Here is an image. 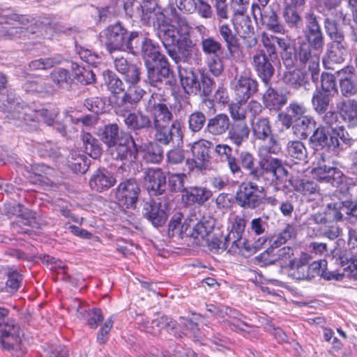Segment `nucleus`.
<instances>
[{
    "label": "nucleus",
    "mask_w": 357,
    "mask_h": 357,
    "mask_svg": "<svg viewBox=\"0 0 357 357\" xmlns=\"http://www.w3.org/2000/svg\"><path fill=\"white\" fill-rule=\"evenodd\" d=\"M329 149L333 151H344L351 147L354 139L350 136L344 126H336L328 130Z\"/></svg>",
    "instance_id": "393cba45"
},
{
    "label": "nucleus",
    "mask_w": 357,
    "mask_h": 357,
    "mask_svg": "<svg viewBox=\"0 0 357 357\" xmlns=\"http://www.w3.org/2000/svg\"><path fill=\"white\" fill-rule=\"evenodd\" d=\"M333 204H335V202L328 203L326 206V211L312 214L310 220L314 222V223L320 225V227L322 228L330 223V221L332 220H336L335 214L337 211L333 209Z\"/></svg>",
    "instance_id": "4d7b16f0"
},
{
    "label": "nucleus",
    "mask_w": 357,
    "mask_h": 357,
    "mask_svg": "<svg viewBox=\"0 0 357 357\" xmlns=\"http://www.w3.org/2000/svg\"><path fill=\"white\" fill-rule=\"evenodd\" d=\"M139 8L140 15L144 20H150L153 18L154 20L156 17L158 22H164L165 16L158 7V0H143L142 3H140Z\"/></svg>",
    "instance_id": "37998d69"
},
{
    "label": "nucleus",
    "mask_w": 357,
    "mask_h": 357,
    "mask_svg": "<svg viewBox=\"0 0 357 357\" xmlns=\"http://www.w3.org/2000/svg\"><path fill=\"white\" fill-rule=\"evenodd\" d=\"M52 81L59 88L68 89L72 82L68 70L59 68L54 70L50 75Z\"/></svg>",
    "instance_id": "052dcab7"
},
{
    "label": "nucleus",
    "mask_w": 357,
    "mask_h": 357,
    "mask_svg": "<svg viewBox=\"0 0 357 357\" xmlns=\"http://www.w3.org/2000/svg\"><path fill=\"white\" fill-rule=\"evenodd\" d=\"M341 0H324L323 5L320 6V13L324 17V27L328 28L331 26H337V22L342 20L343 23H346V15L339 8V4Z\"/></svg>",
    "instance_id": "5701e85b"
},
{
    "label": "nucleus",
    "mask_w": 357,
    "mask_h": 357,
    "mask_svg": "<svg viewBox=\"0 0 357 357\" xmlns=\"http://www.w3.org/2000/svg\"><path fill=\"white\" fill-rule=\"evenodd\" d=\"M306 26L304 33L307 42L303 41L294 47L296 64L307 68L312 81L317 84L320 73V54L324 45V37L316 15L306 13Z\"/></svg>",
    "instance_id": "f257e3e1"
},
{
    "label": "nucleus",
    "mask_w": 357,
    "mask_h": 357,
    "mask_svg": "<svg viewBox=\"0 0 357 357\" xmlns=\"http://www.w3.org/2000/svg\"><path fill=\"white\" fill-rule=\"evenodd\" d=\"M231 86L239 102H246L258 91V82L252 77L249 70L239 73L236 68V75Z\"/></svg>",
    "instance_id": "9d476101"
},
{
    "label": "nucleus",
    "mask_w": 357,
    "mask_h": 357,
    "mask_svg": "<svg viewBox=\"0 0 357 357\" xmlns=\"http://www.w3.org/2000/svg\"><path fill=\"white\" fill-rule=\"evenodd\" d=\"M273 60L265 54L264 50H257L252 56L253 68L265 85L269 84L274 75L275 69L271 63Z\"/></svg>",
    "instance_id": "4be33fe9"
},
{
    "label": "nucleus",
    "mask_w": 357,
    "mask_h": 357,
    "mask_svg": "<svg viewBox=\"0 0 357 357\" xmlns=\"http://www.w3.org/2000/svg\"><path fill=\"white\" fill-rule=\"evenodd\" d=\"M140 146L137 144L132 137L126 135L114 146L109 149L112 158L115 160L125 161L129 164H135Z\"/></svg>",
    "instance_id": "dca6fc26"
},
{
    "label": "nucleus",
    "mask_w": 357,
    "mask_h": 357,
    "mask_svg": "<svg viewBox=\"0 0 357 357\" xmlns=\"http://www.w3.org/2000/svg\"><path fill=\"white\" fill-rule=\"evenodd\" d=\"M127 35V29L121 23L116 22L101 32L102 42L110 54L124 51Z\"/></svg>",
    "instance_id": "ddd939ff"
},
{
    "label": "nucleus",
    "mask_w": 357,
    "mask_h": 357,
    "mask_svg": "<svg viewBox=\"0 0 357 357\" xmlns=\"http://www.w3.org/2000/svg\"><path fill=\"white\" fill-rule=\"evenodd\" d=\"M238 162L242 169L247 171L250 179L255 180L259 176L258 165H256V158L255 155L248 151H243L239 153Z\"/></svg>",
    "instance_id": "a19ab883"
},
{
    "label": "nucleus",
    "mask_w": 357,
    "mask_h": 357,
    "mask_svg": "<svg viewBox=\"0 0 357 357\" xmlns=\"http://www.w3.org/2000/svg\"><path fill=\"white\" fill-rule=\"evenodd\" d=\"M246 226L245 220L238 215H236L231 225V229L229 234L226 236L227 241L231 244L229 252L236 254L242 248L248 250L249 248L246 246L245 240L243 238Z\"/></svg>",
    "instance_id": "aec40b11"
},
{
    "label": "nucleus",
    "mask_w": 357,
    "mask_h": 357,
    "mask_svg": "<svg viewBox=\"0 0 357 357\" xmlns=\"http://www.w3.org/2000/svg\"><path fill=\"white\" fill-rule=\"evenodd\" d=\"M169 10L172 17L175 18V20L177 19L179 29L172 24H162L160 26V22H158V36L162 41L166 52L174 48L183 36H188V35L190 29L186 20L183 17H178L176 8L172 6Z\"/></svg>",
    "instance_id": "20e7f679"
},
{
    "label": "nucleus",
    "mask_w": 357,
    "mask_h": 357,
    "mask_svg": "<svg viewBox=\"0 0 357 357\" xmlns=\"http://www.w3.org/2000/svg\"><path fill=\"white\" fill-rule=\"evenodd\" d=\"M152 126L167 125L173 119V114L165 103H158L156 109L151 114Z\"/></svg>",
    "instance_id": "864d4df0"
},
{
    "label": "nucleus",
    "mask_w": 357,
    "mask_h": 357,
    "mask_svg": "<svg viewBox=\"0 0 357 357\" xmlns=\"http://www.w3.org/2000/svg\"><path fill=\"white\" fill-rule=\"evenodd\" d=\"M286 68L287 70L283 75V81L286 84L297 90L301 88L307 89L310 85L307 71L296 68V66L292 68Z\"/></svg>",
    "instance_id": "c85d7f7f"
},
{
    "label": "nucleus",
    "mask_w": 357,
    "mask_h": 357,
    "mask_svg": "<svg viewBox=\"0 0 357 357\" xmlns=\"http://www.w3.org/2000/svg\"><path fill=\"white\" fill-rule=\"evenodd\" d=\"M336 109L345 123L349 128L357 127V100L344 98L336 103Z\"/></svg>",
    "instance_id": "bb28decb"
},
{
    "label": "nucleus",
    "mask_w": 357,
    "mask_h": 357,
    "mask_svg": "<svg viewBox=\"0 0 357 357\" xmlns=\"http://www.w3.org/2000/svg\"><path fill=\"white\" fill-rule=\"evenodd\" d=\"M116 182V178L107 170L97 169L90 178L89 185L93 190L102 192L112 187Z\"/></svg>",
    "instance_id": "2f4dec72"
},
{
    "label": "nucleus",
    "mask_w": 357,
    "mask_h": 357,
    "mask_svg": "<svg viewBox=\"0 0 357 357\" xmlns=\"http://www.w3.org/2000/svg\"><path fill=\"white\" fill-rule=\"evenodd\" d=\"M145 66L147 71L146 82L151 86L161 89L164 82L172 85L173 82L169 79L172 71L167 59L153 63L146 61Z\"/></svg>",
    "instance_id": "9b49d317"
},
{
    "label": "nucleus",
    "mask_w": 357,
    "mask_h": 357,
    "mask_svg": "<svg viewBox=\"0 0 357 357\" xmlns=\"http://www.w3.org/2000/svg\"><path fill=\"white\" fill-rule=\"evenodd\" d=\"M315 121L307 116H304L294 121L292 130L300 139H305L307 138L311 131L315 128Z\"/></svg>",
    "instance_id": "49530a36"
},
{
    "label": "nucleus",
    "mask_w": 357,
    "mask_h": 357,
    "mask_svg": "<svg viewBox=\"0 0 357 357\" xmlns=\"http://www.w3.org/2000/svg\"><path fill=\"white\" fill-rule=\"evenodd\" d=\"M35 215L36 213L31 211L24 212L13 224V230L20 234H28L30 228H33L36 225Z\"/></svg>",
    "instance_id": "603ef678"
},
{
    "label": "nucleus",
    "mask_w": 357,
    "mask_h": 357,
    "mask_svg": "<svg viewBox=\"0 0 357 357\" xmlns=\"http://www.w3.org/2000/svg\"><path fill=\"white\" fill-rule=\"evenodd\" d=\"M213 143L209 140L201 139L190 145L192 158L185 160V165L189 172L195 169L202 171L208 168L212 158Z\"/></svg>",
    "instance_id": "423d86ee"
},
{
    "label": "nucleus",
    "mask_w": 357,
    "mask_h": 357,
    "mask_svg": "<svg viewBox=\"0 0 357 357\" xmlns=\"http://www.w3.org/2000/svg\"><path fill=\"white\" fill-rule=\"evenodd\" d=\"M151 327L157 328L153 331H149L154 335L159 334L162 329L166 330H174L176 328L177 322L165 315H162L158 318L153 319L151 322Z\"/></svg>",
    "instance_id": "69168bd1"
},
{
    "label": "nucleus",
    "mask_w": 357,
    "mask_h": 357,
    "mask_svg": "<svg viewBox=\"0 0 357 357\" xmlns=\"http://www.w3.org/2000/svg\"><path fill=\"white\" fill-rule=\"evenodd\" d=\"M291 3H287L283 12L282 17L287 26L291 29H300L303 26V19L297 10V7Z\"/></svg>",
    "instance_id": "c03bdc74"
},
{
    "label": "nucleus",
    "mask_w": 357,
    "mask_h": 357,
    "mask_svg": "<svg viewBox=\"0 0 357 357\" xmlns=\"http://www.w3.org/2000/svg\"><path fill=\"white\" fill-rule=\"evenodd\" d=\"M250 131L253 137L267 144L259 148V155L278 154L281 148L277 135L273 132L271 121L267 117H259L250 120Z\"/></svg>",
    "instance_id": "7ed1b4c3"
},
{
    "label": "nucleus",
    "mask_w": 357,
    "mask_h": 357,
    "mask_svg": "<svg viewBox=\"0 0 357 357\" xmlns=\"http://www.w3.org/2000/svg\"><path fill=\"white\" fill-rule=\"evenodd\" d=\"M266 86L267 89L262 96L264 107L271 111L280 110L287 102L286 95L274 89L269 84Z\"/></svg>",
    "instance_id": "c9c22d12"
},
{
    "label": "nucleus",
    "mask_w": 357,
    "mask_h": 357,
    "mask_svg": "<svg viewBox=\"0 0 357 357\" xmlns=\"http://www.w3.org/2000/svg\"><path fill=\"white\" fill-rule=\"evenodd\" d=\"M155 130V139L156 143L167 146H179L183 144V133L181 123L178 119L172 121L170 126L163 125L152 127Z\"/></svg>",
    "instance_id": "4468645a"
},
{
    "label": "nucleus",
    "mask_w": 357,
    "mask_h": 357,
    "mask_svg": "<svg viewBox=\"0 0 357 357\" xmlns=\"http://www.w3.org/2000/svg\"><path fill=\"white\" fill-rule=\"evenodd\" d=\"M313 173L319 181L330 183L338 188L341 193L349 190L347 176L335 166L319 165L313 169Z\"/></svg>",
    "instance_id": "f8f14e48"
},
{
    "label": "nucleus",
    "mask_w": 357,
    "mask_h": 357,
    "mask_svg": "<svg viewBox=\"0 0 357 357\" xmlns=\"http://www.w3.org/2000/svg\"><path fill=\"white\" fill-rule=\"evenodd\" d=\"M335 211L336 221L343 220L344 215L348 217H354L357 218V204H355L351 199L340 200L335 202V204L333 205Z\"/></svg>",
    "instance_id": "a18cd8bd"
},
{
    "label": "nucleus",
    "mask_w": 357,
    "mask_h": 357,
    "mask_svg": "<svg viewBox=\"0 0 357 357\" xmlns=\"http://www.w3.org/2000/svg\"><path fill=\"white\" fill-rule=\"evenodd\" d=\"M169 204L167 196L155 197L144 204L143 215L154 227H162L168 218Z\"/></svg>",
    "instance_id": "6e6552de"
},
{
    "label": "nucleus",
    "mask_w": 357,
    "mask_h": 357,
    "mask_svg": "<svg viewBox=\"0 0 357 357\" xmlns=\"http://www.w3.org/2000/svg\"><path fill=\"white\" fill-rule=\"evenodd\" d=\"M202 51L206 54L217 56L222 51V44L213 37L203 38L201 41Z\"/></svg>",
    "instance_id": "338daca9"
},
{
    "label": "nucleus",
    "mask_w": 357,
    "mask_h": 357,
    "mask_svg": "<svg viewBox=\"0 0 357 357\" xmlns=\"http://www.w3.org/2000/svg\"><path fill=\"white\" fill-rule=\"evenodd\" d=\"M331 98L329 93H324L321 91L317 90L312 98V105L314 111L321 114L328 110Z\"/></svg>",
    "instance_id": "bf43d9fd"
},
{
    "label": "nucleus",
    "mask_w": 357,
    "mask_h": 357,
    "mask_svg": "<svg viewBox=\"0 0 357 357\" xmlns=\"http://www.w3.org/2000/svg\"><path fill=\"white\" fill-rule=\"evenodd\" d=\"M294 190L304 195H310L318 192L319 187L316 182L309 179H298L293 183Z\"/></svg>",
    "instance_id": "e2e57ef3"
},
{
    "label": "nucleus",
    "mask_w": 357,
    "mask_h": 357,
    "mask_svg": "<svg viewBox=\"0 0 357 357\" xmlns=\"http://www.w3.org/2000/svg\"><path fill=\"white\" fill-rule=\"evenodd\" d=\"M143 178L146 189L151 196L156 197L167 196L165 195L167 187V178L165 172L160 168H149L144 172Z\"/></svg>",
    "instance_id": "6ab92c4d"
},
{
    "label": "nucleus",
    "mask_w": 357,
    "mask_h": 357,
    "mask_svg": "<svg viewBox=\"0 0 357 357\" xmlns=\"http://www.w3.org/2000/svg\"><path fill=\"white\" fill-rule=\"evenodd\" d=\"M230 126L231 120L229 116L220 113L208 119L205 131L212 136L220 137L227 132Z\"/></svg>",
    "instance_id": "7c9ffc66"
},
{
    "label": "nucleus",
    "mask_w": 357,
    "mask_h": 357,
    "mask_svg": "<svg viewBox=\"0 0 357 357\" xmlns=\"http://www.w3.org/2000/svg\"><path fill=\"white\" fill-rule=\"evenodd\" d=\"M142 55L144 59V63H153L163 59H166V56L161 54L159 47L155 45L150 39L143 40L142 46Z\"/></svg>",
    "instance_id": "09e8293b"
},
{
    "label": "nucleus",
    "mask_w": 357,
    "mask_h": 357,
    "mask_svg": "<svg viewBox=\"0 0 357 357\" xmlns=\"http://www.w3.org/2000/svg\"><path fill=\"white\" fill-rule=\"evenodd\" d=\"M123 121L128 129L135 134H138L142 130L152 129L153 127L151 116L140 109L129 113Z\"/></svg>",
    "instance_id": "cd10ccee"
},
{
    "label": "nucleus",
    "mask_w": 357,
    "mask_h": 357,
    "mask_svg": "<svg viewBox=\"0 0 357 357\" xmlns=\"http://www.w3.org/2000/svg\"><path fill=\"white\" fill-rule=\"evenodd\" d=\"M264 15L261 19L262 24L274 33H284V28L279 23L275 12L270 6L264 9Z\"/></svg>",
    "instance_id": "6e6d98bb"
},
{
    "label": "nucleus",
    "mask_w": 357,
    "mask_h": 357,
    "mask_svg": "<svg viewBox=\"0 0 357 357\" xmlns=\"http://www.w3.org/2000/svg\"><path fill=\"white\" fill-rule=\"evenodd\" d=\"M286 155L296 164L308 162V153L303 142L300 140H290L286 144Z\"/></svg>",
    "instance_id": "f704fd0d"
},
{
    "label": "nucleus",
    "mask_w": 357,
    "mask_h": 357,
    "mask_svg": "<svg viewBox=\"0 0 357 357\" xmlns=\"http://www.w3.org/2000/svg\"><path fill=\"white\" fill-rule=\"evenodd\" d=\"M311 146L318 151L326 147L329 149V135L328 130L324 126H319L315 128L312 135L309 139Z\"/></svg>",
    "instance_id": "3c124183"
},
{
    "label": "nucleus",
    "mask_w": 357,
    "mask_h": 357,
    "mask_svg": "<svg viewBox=\"0 0 357 357\" xmlns=\"http://www.w3.org/2000/svg\"><path fill=\"white\" fill-rule=\"evenodd\" d=\"M215 219L209 216L207 218H204L193 226L190 236L195 239L197 244H202L203 241L211 236L215 227Z\"/></svg>",
    "instance_id": "58836bf2"
},
{
    "label": "nucleus",
    "mask_w": 357,
    "mask_h": 357,
    "mask_svg": "<svg viewBox=\"0 0 357 357\" xmlns=\"http://www.w3.org/2000/svg\"><path fill=\"white\" fill-rule=\"evenodd\" d=\"M114 68L123 75L126 83H135L140 79V69L122 56L113 58Z\"/></svg>",
    "instance_id": "a878e982"
},
{
    "label": "nucleus",
    "mask_w": 357,
    "mask_h": 357,
    "mask_svg": "<svg viewBox=\"0 0 357 357\" xmlns=\"http://www.w3.org/2000/svg\"><path fill=\"white\" fill-rule=\"evenodd\" d=\"M232 20L234 29L239 36L255 32L252 21L248 15H237L234 17Z\"/></svg>",
    "instance_id": "680f3d73"
},
{
    "label": "nucleus",
    "mask_w": 357,
    "mask_h": 357,
    "mask_svg": "<svg viewBox=\"0 0 357 357\" xmlns=\"http://www.w3.org/2000/svg\"><path fill=\"white\" fill-rule=\"evenodd\" d=\"M257 181L250 179L249 181L241 183L236 191L235 199L238 206L245 209H255L262 204L257 192H262L263 187H259Z\"/></svg>",
    "instance_id": "1a4fd4ad"
},
{
    "label": "nucleus",
    "mask_w": 357,
    "mask_h": 357,
    "mask_svg": "<svg viewBox=\"0 0 357 357\" xmlns=\"http://www.w3.org/2000/svg\"><path fill=\"white\" fill-rule=\"evenodd\" d=\"M348 45H331L327 52V59H323L325 68L328 69H334L333 63L340 64L344 62L345 56L347 53Z\"/></svg>",
    "instance_id": "79ce46f5"
},
{
    "label": "nucleus",
    "mask_w": 357,
    "mask_h": 357,
    "mask_svg": "<svg viewBox=\"0 0 357 357\" xmlns=\"http://www.w3.org/2000/svg\"><path fill=\"white\" fill-rule=\"evenodd\" d=\"M167 53L178 67L182 63H198L202 56L196 44L189 36H183L174 48L169 50Z\"/></svg>",
    "instance_id": "0eeeda50"
},
{
    "label": "nucleus",
    "mask_w": 357,
    "mask_h": 357,
    "mask_svg": "<svg viewBox=\"0 0 357 357\" xmlns=\"http://www.w3.org/2000/svg\"><path fill=\"white\" fill-rule=\"evenodd\" d=\"M140 193V188L135 178L123 181L115 189V198L120 206L134 208Z\"/></svg>",
    "instance_id": "f3484780"
},
{
    "label": "nucleus",
    "mask_w": 357,
    "mask_h": 357,
    "mask_svg": "<svg viewBox=\"0 0 357 357\" xmlns=\"http://www.w3.org/2000/svg\"><path fill=\"white\" fill-rule=\"evenodd\" d=\"M140 148L139 151L143 152V158L147 162L157 164L162 160L163 151L158 143L149 142Z\"/></svg>",
    "instance_id": "de8ad7c7"
},
{
    "label": "nucleus",
    "mask_w": 357,
    "mask_h": 357,
    "mask_svg": "<svg viewBox=\"0 0 357 357\" xmlns=\"http://www.w3.org/2000/svg\"><path fill=\"white\" fill-rule=\"evenodd\" d=\"M183 218V215L180 212L174 214L168 225V234L169 236H174L176 234L181 235L187 231V225L185 222H181Z\"/></svg>",
    "instance_id": "0e129e2a"
},
{
    "label": "nucleus",
    "mask_w": 357,
    "mask_h": 357,
    "mask_svg": "<svg viewBox=\"0 0 357 357\" xmlns=\"http://www.w3.org/2000/svg\"><path fill=\"white\" fill-rule=\"evenodd\" d=\"M258 171L259 176L255 181L261 183L265 179L266 174H271V184L276 190H282L286 186L288 171L282 165V161L271 156H264L259 162Z\"/></svg>",
    "instance_id": "39448f33"
},
{
    "label": "nucleus",
    "mask_w": 357,
    "mask_h": 357,
    "mask_svg": "<svg viewBox=\"0 0 357 357\" xmlns=\"http://www.w3.org/2000/svg\"><path fill=\"white\" fill-rule=\"evenodd\" d=\"M339 77V86L341 95L345 98L357 95V73L352 66H347L336 71Z\"/></svg>",
    "instance_id": "412c9836"
},
{
    "label": "nucleus",
    "mask_w": 357,
    "mask_h": 357,
    "mask_svg": "<svg viewBox=\"0 0 357 357\" xmlns=\"http://www.w3.org/2000/svg\"><path fill=\"white\" fill-rule=\"evenodd\" d=\"M261 42L263 47L259 46L257 50H264L265 54L269 56L270 59L278 58L276 52V46H278L280 50L281 59L285 68H292L297 66L294 46L291 45L288 38L264 33L261 35Z\"/></svg>",
    "instance_id": "f03ea898"
},
{
    "label": "nucleus",
    "mask_w": 357,
    "mask_h": 357,
    "mask_svg": "<svg viewBox=\"0 0 357 357\" xmlns=\"http://www.w3.org/2000/svg\"><path fill=\"white\" fill-rule=\"evenodd\" d=\"M212 197L211 190L203 187L193 186L187 188L182 194L183 200L189 205H202Z\"/></svg>",
    "instance_id": "4c0bfd02"
},
{
    "label": "nucleus",
    "mask_w": 357,
    "mask_h": 357,
    "mask_svg": "<svg viewBox=\"0 0 357 357\" xmlns=\"http://www.w3.org/2000/svg\"><path fill=\"white\" fill-rule=\"evenodd\" d=\"M228 139L236 146L240 147L249 138L250 128L245 121L231 122L227 131Z\"/></svg>",
    "instance_id": "e433bc0d"
},
{
    "label": "nucleus",
    "mask_w": 357,
    "mask_h": 357,
    "mask_svg": "<svg viewBox=\"0 0 357 357\" xmlns=\"http://www.w3.org/2000/svg\"><path fill=\"white\" fill-rule=\"evenodd\" d=\"M214 153L216 154L222 160H226L230 172L233 175L242 174L243 172L238 162L237 158L232 155V148L226 144H218L213 145Z\"/></svg>",
    "instance_id": "473e14b6"
},
{
    "label": "nucleus",
    "mask_w": 357,
    "mask_h": 357,
    "mask_svg": "<svg viewBox=\"0 0 357 357\" xmlns=\"http://www.w3.org/2000/svg\"><path fill=\"white\" fill-rule=\"evenodd\" d=\"M178 75L184 91L192 94L197 92L199 86L198 75L191 68L178 66Z\"/></svg>",
    "instance_id": "ea45409f"
},
{
    "label": "nucleus",
    "mask_w": 357,
    "mask_h": 357,
    "mask_svg": "<svg viewBox=\"0 0 357 357\" xmlns=\"http://www.w3.org/2000/svg\"><path fill=\"white\" fill-rule=\"evenodd\" d=\"M139 79L135 83H127L128 87L121 98V102L126 104L136 105L146 94L145 90L139 86Z\"/></svg>",
    "instance_id": "8fccbe9b"
},
{
    "label": "nucleus",
    "mask_w": 357,
    "mask_h": 357,
    "mask_svg": "<svg viewBox=\"0 0 357 357\" xmlns=\"http://www.w3.org/2000/svg\"><path fill=\"white\" fill-rule=\"evenodd\" d=\"M1 332L0 342L3 349L17 352L19 348L21 354L26 353L25 349L22 346L21 330L15 320L8 319Z\"/></svg>",
    "instance_id": "a211bd4d"
},
{
    "label": "nucleus",
    "mask_w": 357,
    "mask_h": 357,
    "mask_svg": "<svg viewBox=\"0 0 357 357\" xmlns=\"http://www.w3.org/2000/svg\"><path fill=\"white\" fill-rule=\"evenodd\" d=\"M22 89L30 93H51L54 91L50 84L40 77H33L26 80L22 84Z\"/></svg>",
    "instance_id": "5fc2aeb1"
},
{
    "label": "nucleus",
    "mask_w": 357,
    "mask_h": 357,
    "mask_svg": "<svg viewBox=\"0 0 357 357\" xmlns=\"http://www.w3.org/2000/svg\"><path fill=\"white\" fill-rule=\"evenodd\" d=\"M218 32L222 39L225 43L229 56L234 60L242 57V47L240 40L228 24L219 26Z\"/></svg>",
    "instance_id": "b1692460"
},
{
    "label": "nucleus",
    "mask_w": 357,
    "mask_h": 357,
    "mask_svg": "<svg viewBox=\"0 0 357 357\" xmlns=\"http://www.w3.org/2000/svg\"><path fill=\"white\" fill-rule=\"evenodd\" d=\"M98 133L100 140L106 144L109 149L120 142L121 138L129 135V134L121 131L116 123L105 126L98 130Z\"/></svg>",
    "instance_id": "72a5a7b5"
},
{
    "label": "nucleus",
    "mask_w": 357,
    "mask_h": 357,
    "mask_svg": "<svg viewBox=\"0 0 357 357\" xmlns=\"http://www.w3.org/2000/svg\"><path fill=\"white\" fill-rule=\"evenodd\" d=\"M343 275L357 280V260L353 257H342L340 258Z\"/></svg>",
    "instance_id": "774afa93"
},
{
    "label": "nucleus",
    "mask_w": 357,
    "mask_h": 357,
    "mask_svg": "<svg viewBox=\"0 0 357 357\" xmlns=\"http://www.w3.org/2000/svg\"><path fill=\"white\" fill-rule=\"evenodd\" d=\"M267 217H258L251 220L248 231L255 236H259L253 244L255 249H259L267 241L266 235L268 231Z\"/></svg>",
    "instance_id": "c756f323"
},
{
    "label": "nucleus",
    "mask_w": 357,
    "mask_h": 357,
    "mask_svg": "<svg viewBox=\"0 0 357 357\" xmlns=\"http://www.w3.org/2000/svg\"><path fill=\"white\" fill-rule=\"evenodd\" d=\"M104 82L107 89L113 94H120L125 91L123 81L112 70H107L103 74Z\"/></svg>",
    "instance_id": "13d9d810"
},
{
    "label": "nucleus",
    "mask_w": 357,
    "mask_h": 357,
    "mask_svg": "<svg viewBox=\"0 0 357 357\" xmlns=\"http://www.w3.org/2000/svg\"><path fill=\"white\" fill-rule=\"evenodd\" d=\"M325 264V260L315 261L310 265L305 259L298 258L291 260L290 275L297 280H311L319 275L321 271V265Z\"/></svg>",
    "instance_id": "2eb2a0df"
}]
</instances>
